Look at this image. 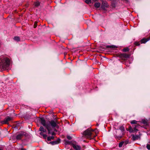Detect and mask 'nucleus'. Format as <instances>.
Instances as JSON below:
<instances>
[{"instance_id": "obj_1", "label": "nucleus", "mask_w": 150, "mask_h": 150, "mask_svg": "<svg viewBox=\"0 0 150 150\" xmlns=\"http://www.w3.org/2000/svg\"><path fill=\"white\" fill-rule=\"evenodd\" d=\"M40 121L41 124L47 129L49 134L52 135L55 134L54 132L57 131V130L55 128L58 127L57 125L58 122L57 120H52L46 123L44 118L41 117L40 118Z\"/></svg>"}, {"instance_id": "obj_2", "label": "nucleus", "mask_w": 150, "mask_h": 150, "mask_svg": "<svg viewBox=\"0 0 150 150\" xmlns=\"http://www.w3.org/2000/svg\"><path fill=\"white\" fill-rule=\"evenodd\" d=\"M10 64L9 59L4 56L0 57V69H4L8 67Z\"/></svg>"}, {"instance_id": "obj_3", "label": "nucleus", "mask_w": 150, "mask_h": 150, "mask_svg": "<svg viewBox=\"0 0 150 150\" xmlns=\"http://www.w3.org/2000/svg\"><path fill=\"white\" fill-rule=\"evenodd\" d=\"M93 130L91 128H88L85 130L83 132V134L85 135L86 137L89 139H92L93 138L91 137L92 134V132Z\"/></svg>"}, {"instance_id": "obj_4", "label": "nucleus", "mask_w": 150, "mask_h": 150, "mask_svg": "<svg viewBox=\"0 0 150 150\" xmlns=\"http://www.w3.org/2000/svg\"><path fill=\"white\" fill-rule=\"evenodd\" d=\"M28 134L25 132H21L18 133L16 135V138L17 140H20L23 136H26L28 135Z\"/></svg>"}, {"instance_id": "obj_5", "label": "nucleus", "mask_w": 150, "mask_h": 150, "mask_svg": "<svg viewBox=\"0 0 150 150\" xmlns=\"http://www.w3.org/2000/svg\"><path fill=\"white\" fill-rule=\"evenodd\" d=\"M109 6V5L107 2L103 1L101 6V8L104 10H105L106 8H108Z\"/></svg>"}, {"instance_id": "obj_6", "label": "nucleus", "mask_w": 150, "mask_h": 150, "mask_svg": "<svg viewBox=\"0 0 150 150\" xmlns=\"http://www.w3.org/2000/svg\"><path fill=\"white\" fill-rule=\"evenodd\" d=\"M12 119V118L11 117L8 116L4 120L1 121V123L2 124H7L8 122Z\"/></svg>"}, {"instance_id": "obj_7", "label": "nucleus", "mask_w": 150, "mask_h": 150, "mask_svg": "<svg viewBox=\"0 0 150 150\" xmlns=\"http://www.w3.org/2000/svg\"><path fill=\"white\" fill-rule=\"evenodd\" d=\"M46 132V130L45 129H44V130L42 132H41L40 133V134L41 135L43 136V137L45 139H46L47 135L43 133V132Z\"/></svg>"}, {"instance_id": "obj_8", "label": "nucleus", "mask_w": 150, "mask_h": 150, "mask_svg": "<svg viewBox=\"0 0 150 150\" xmlns=\"http://www.w3.org/2000/svg\"><path fill=\"white\" fill-rule=\"evenodd\" d=\"M73 147L75 150H81V148L80 146L76 144L73 145Z\"/></svg>"}, {"instance_id": "obj_9", "label": "nucleus", "mask_w": 150, "mask_h": 150, "mask_svg": "<svg viewBox=\"0 0 150 150\" xmlns=\"http://www.w3.org/2000/svg\"><path fill=\"white\" fill-rule=\"evenodd\" d=\"M150 40V38H149L146 39L143 38L141 40V43H145Z\"/></svg>"}, {"instance_id": "obj_10", "label": "nucleus", "mask_w": 150, "mask_h": 150, "mask_svg": "<svg viewBox=\"0 0 150 150\" xmlns=\"http://www.w3.org/2000/svg\"><path fill=\"white\" fill-rule=\"evenodd\" d=\"M60 141V139H58L57 140L53 141L51 142V144L52 145H54L59 143Z\"/></svg>"}, {"instance_id": "obj_11", "label": "nucleus", "mask_w": 150, "mask_h": 150, "mask_svg": "<svg viewBox=\"0 0 150 150\" xmlns=\"http://www.w3.org/2000/svg\"><path fill=\"white\" fill-rule=\"evenodd\" d=\"M139 138V136L138 135H134L132 136V139L133 140H137Z\"/></svg>"}, {"instance_id": "obj_12", "label": "nucleus", "mask_w": 150, "mask_h": 150, "mask_svg": "<svg viewBox=\"0 0 150 150\" xmlns=\"http://www.w3.org/2000/svg\"><path fill=\"white\" fill-rule=\"evenodd\" d=\"M100 3L98 2V3H96L94 4V6L95 7L97 8H98L100 7Z\"/></svg>"}, {"instance_id": "obj_13", "label": "nucleus", "mask_w": 150, "mask_h": 150, "mask_svg": "<svg viewBox=\"0 0 150 150\" xmlns=\"http://www.w3.org/2000/svg\"><path fill=\"white\" fill-rule=\"evenodd\" d=\"M51 136H49L47 137V140L48 141H50L51 140L53 139L54 138V137L53 136L54 135H52Z\"/></svg>"}, {"instance_id": "obj_14", "label": "nucleus", "mask_w": 150, "mask_h": 150, "mask_svg": "<svg viewBox=\"0 0 150 150\" xmlns=\"http://www.w3.org/2000/svg\"><path fill=\"white\" fill-rule=\"evenodd\" d=\"M122 57L127 58L129 57V54L125 53L122 54Z\"/></svg>"}, {"instance_id": "obj_15", "label": "nucleus", "mask_w": 150, "mask_h": 150, "mask_svg": "<svg viewBox=\"0 0 150 150\" xmlns=\"http://www.w3.org/2000/svg\"><path fill=\"white\" fill-rule=\"evenodd\" d=\"M115 137L117 138L118 139H120L122 137L121 135H118L117 134H116L115 135Z\"/></svg>"}, {"instance_id": "obj_16", "label": "nucleus", "mask_w": 150, "mask_h": 150, "mask_svg": "<svg viewBox=\"0 0 150 150\" xmlns=\"http://www.w3.org/2000/svg\"><path fill=\"white\" fill-rule=\"evenodd\" d=\"M34 4L35 6H38L40 5V3L38 1H37L35 2Z\"/></svg>"}, {"instance_id": "obj_17", "label": "nucleus", "mask_w": 150, "mask_h": 150, "mask_svg": "<svg viewBox=\"0 0 150 150\" xmlns=\"http://www.w3.org/2000/svg\"><path fill=\"white\" fill-rule=\"evenodd\" d=\"M14 39L16 41H19L20 40V38L18 37H15L14 38Z\"/></svg>"}, {"instance_id": "obj_18", "label": "nucleus", "mask_w": 150, "mask_h": 150, "mask_svg": "<svg viewBox=\"0 0 150 150\" xmlns=\"http://www.w3.org/2000/svg\"><path fill=\"white\" fill-rule=\"evenodd\" d=\"M137 121L135 120H133L131 121L130 123L132 124H136L137 123Z\"/></svg>"}, {"instance_id": "obj_19", "label": "nucleus", "mask_w": 150, "mask_h": 150, "mask_svg": "<svg viewBox=\"0 0 150 150\" xmlns=\"http://www.w3.org/2000/svg\"><path fill=\"white\" fill-rule=\"evenodd\" d=\"M122 129L121 130V129H115V132H118V133H119V132H121V133H122Z\"/></svg>"}, {"instance_id": "obj_20", "label": "nucleus", "mask_w": 150, "mask_h": 150, "mask_svg": "<svg viewBox=\"0 0 150 150\" xmlns=\"http://www.w3.org/2000/svg\"><path fill=\"white\" fill-rule=\"evenodd\" d=\"M85 2L87 4H89L90 3H91V0H86L85 1Z\"/></svg>"}, {"instance_id": "obj_21", "label": "nucleus", "mask_w": 150, "mask_h": 150, "mask_svg": "<svg viewBox=\"0 0 150 150\" xmlns=\"http://www.w3.org/2000/svg\"><path fill=\"white\" fill-rule=\"evenodd\" d=\"M123 143H124V142H120L119 144V147H121L122 146Z\"/></svg>"}, {"instance_id": "obj_22", "label": "nucleus", "mask_w": 150, "mask_h": 150, "mask_svg": "<svg viewBox=\"0 0 150 150\" xmlns=\"http://www.w3.org/2000/svg\"><path fill=\"white\" fill-rule=\"evenodd\" d=\"M129 49L128 48H125L123 50V51L124 52H127L129 51Z\"/></svg>"}, {"instance_id": "obj_23", "label": "nucleus", "mask_w": 150, "mask_h": 150, "mask_svg": "<svg viewBox=\"0 0 150 150\" xmlns=\"http://www.w3.org/2000/svg\"><path fill=\"white\" fill-rule=\"evenodd\" d=\"M44 128L42 126H41L39 129V130L41 132H42L44 130Z\"/></svg>"}, {"instance_id": "obj_24", "label": "nucleus", "mask_w": 150, "mask_h": 150, "mask_svg": "<svg viewBox=\"0 0 150 150\" xmlns=\"http://www.w3.org/2000/svg\"><path fill=\"white\" fill-rule=\"evenodd\" d=\"M139 127L138 125H135V127L134 128V130L135 131L137 130V128H138V127Z\"/></svg>"}, {"instance_id": "obj_25", "label": "nucleus", "mask_w": 150, "mask_h": 150, "mask_svg": "<svg viewBox=\"0 0 150 150\" xmlns=\"http://www.w3.org/2000/svg\"><path fill=\"white\" fill-rule=\"evenodd\" d=\"M146 148L150 150V145L147 144L146 146Z\"/></svg>"}, {"instance_id": "obj_26", "label": "nucleus", "mask_w": 150, "mask_h": 150, "mask_svg": "<svg viewBox=\"0 0 150 150\" xmlns=\"http://www.w3.org/2000/svg\"><path fill=\"white\" fill-rule=\"evenodd\" d=\"M67 138L69 140H71V137L70 136H67Z\"/></svg>"}, {"instance_id": "obj_27", "label": "nucleus", "mask_w": 150, "mask_h": 150, "mask_svg": "<svg viewBox=\"0 0 150 150\" xmlns=\"http://www.w3.org/2000/svg\"><path fill=\"white\" fill-rule=\"evenodd\" d=\"M109 47L110 48H115L116 47V46H115L114 45H110L109 46Z\"/></svg>"}, {"instance_id": "obj_28", "label": "nucleus", "mask_w": 150, "mask_h": 150, "mask_svg": "<svg viewBox=\"0 0 150 150\" xmlns=\"http://www.w3.org/2000/svg\"><path fill=\"white\" fill-rule=\"evenodd\" d=\"M65 144H68L69 143V141H67V140H65Z\"/></svg>"}, {"instance_id": "obj_29", "label": "nucleus", "mask_w": 150, "mask_h": 150, "mask_svg": "<svg viewBox=\"0 0 150 150\" xmlns=\"http://www.w3.org/2000/svg\"><path fill=\"white\" fill-rule=\"evenodd\" d=\"M112 6L115 7V4H112Z\"/></svg>"}, {"instance_id": "obj_30", "label": "nucleus", "mask_w": 150, "mask_h": 150, "mask_svg": "<svg viewBox=\"0 0 150 150\" xmlns=\"http://www.w3.org/2000/svg\"><path fill=\"white\" fill-rule=\"evenodd\" d=\"M36 26H37V25H36V24L35 23V25H34V28H35Z\"/></svg>"}, {"instance_id": "obj_31", "label": "nucleus", "mask_w": 150, "mask_h": 150, "mask_svg": "<svg viewBox=\"0 0 150 150\" xmlns=\"http://www.w3.org/2000/svg\"><path fill=\"white\" fill-rule=\"evenodd\" d=\"M20 150H26L25 149H21Z\"/></svg>"}, {"instance_id": "obj_32", "label": "nucleus", "mask_w": 150, "mask_h": 150, "mask_svg": "<svg viewBox=\"0 0 150 150\" xmlns=\"http://www.w3.org/2000/svg\"><path fill=\"white\" fill-rule=\"evenodd\" d=\"M129 132H132V130H130Z\"/></svg>"}, {"instance_id": "obj_33", "label": "nucleus", "mask_w": 150, "mask_h": 150, "mask_svg": "<svg viewBox=\"0 0 150 150\" xmlns=\"http://www.w3.org/2000/svg\"><path fill=\"white\" fill-rule=\"evenodd\" d=\"M0 150H1V149H0Z\"/></svg>"}]
</instances>
